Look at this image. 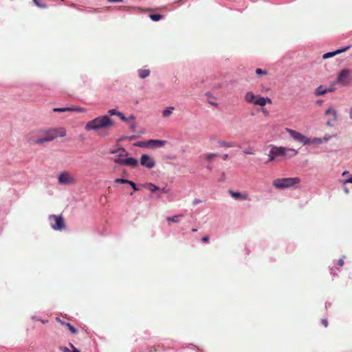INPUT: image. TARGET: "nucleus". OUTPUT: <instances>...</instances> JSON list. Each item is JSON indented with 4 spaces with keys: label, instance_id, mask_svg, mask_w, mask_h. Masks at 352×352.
Wrapping results in <instances>:
<instances>
[{
    "label": "nucleus",
    "instance_id": "nucleus-24",
    "mask_svg": "<svg viewBox=\"0 0 352 352\" xmlns=\"http://www.w3.org/2000/svg\"><path fill=\"white\" fill-rule=\"evenodd\" d=\"M59 350L62 352H80L77 348H74V350H70L68 347L64 346H60Z\"/></svg>",
    "mask_w": 352,
    "mask_h": 352
},
{
    "label": "nucleus",
    "instance_id": "nucleus-14",
    "mask_svg": "<svg viewBox=\"0 0 352 352\" xmlns=\"http://www.w3.org/2000/svg\"><path fill=\"white\" fill-rule=\"evenodd\" d=\"M144 187L150 190L151 192H155L160 189V187L153 183H146L144 184Z\"/></svg>",
    "mask_w": 352,
    "mask_h": 352
},
{
    "label": "nucleus",
    "instance_id": "nucleus-55",
    "mask_svg": "<svg viewBox=\"0 0 352 352\" xmlns=\"http://www.w3.org/2000/svg\"><path fill=\"white\" fill-rule=\"evenodd\" d=\"M127 118H129V122L130 120H135V116L133 114H131Z\"/></svg>",
    "mask_w": 352,
    "mask_h": 352
},
{
    "label": "nucleus",
    "instance_id": "nucleus-11",
    "mask_svg": "<svg viewBox=\"0 0 352 352\" xmlns=\"http://www.w3.org/2000/svg\"><path fill=\"white\" fill-rule=\"evenodd\" d=\"M271 151L274 154L275 157H283L287 155V148L283 146H276L270 145Z\"/></svg>",
    "mask_w": 352,
    "mask_h": 352
},
{
    "label": "nucleus",
    "instance_id": "nucleus-52",
    "mask_svg": "<svg viewBox=\"0 0 352 352\" xmlns=\"http://www.w3.org/2000/svg\"><path fill=\"white\" fill-rule=\"evenodd\" d=\"M201 201L200 199H194V200H193L192 204H193L194 205H197V204H199V203H201Z\"/></svg>",
    "mask_w": 352,
    "mask_h": 352
},
{
    "label": "nucleus",
    "instance_id": "nucleus-42",
    "mask_svg": "<svg viewBox=\"0 0 352 352\" xmlns=\"http://www.w3.org/2000/svg\"><path fill=\"white\" fill-rule=\"evenodd\" d=\"M159 191H161L162 192L164 193V194H168L170 193V189L169 188H167L166 187H164V188H160V190Z\"/></svg>",
    "mask_w": 352,
    "mask_h": 352
},
{
    "label": "nucleus",
    "instance_id": "nucleus-22",
    "mask_svg": "<svg viewBox=\"0 0 352 352\" xmlns=\"http://www.w3.org/2000/svg\"><path fill=\"white\" fill-rule=\"evenodd\" d=\"M298 154V151L294 148H287V155L289 158L293 157Z\"/></svg>",
    "mask_w": 352,
    "mask_h": 352
},
{
    "label": "nucleus",
    "instance_id": "nucleus-21",
    "mask_svg": "<svg viewBox=\"0 0 352 352\" xmlns=\"http://www.w3.org/2000/svg\"><path fill=\"white\" fill-rule=\"evenodd\" d=\"M218 144L220 146H224V147H228V148L234 146L233 142H226V141H223V140H219Z\"/></svg>",
    "mask_w": 352,
    "mask_h": 352
},
{
    "label": "nucleus",
    "instance_id": "nucleus-8",
    "mask_svg": "<svg viewBox=\"0 0 352 352\" xmlns=\"http://www.w3.org/2000/svg\"><path fill=\"white\" fill-rule=\"evenodd\" d=\"M285 131L296 141L302 143L303 145H309V138L298 131L294 129L286 128Z\"/></svg>",
    "mask_w": 352,
    "mask_h": 352
},
{
    "label": "nucleus",
    "instance_id": "nucleus-9",
    "mask_svg": "<svg viewBox=\"0 0 352 352\" xmlns=\"http://www.w3.org/2000/svg\"><path fill=\"white\" fill-rule=\"evenodd\" d=\"M140 162L142 166L148 169L153 168L155 166V160L148 154H142Z\"/></svg>",
    "mask_w": 352,
    "mask_h": 352
},
{
    "label": "nucleus",
    "instance_id": "nucleus-27",
    "mask_svg": "<svg viewBox=\"0 0 352 352\" xmlns=\"http://www.w3.org/2000/svg\"><path fill=\"white\" fill-rule=\"evenodd\" d=\"M218 155L217 153H208L204 155L205 159L208 161H211L214 157Z\"/></svg>",
    "mask_w": 352,
    "mask_h": 352
},
{
    "label": "nucleus",
    "instance_id": "nucleus-38",
    "mask_svg": "<svg viewBox=\"0 0 352 352\" xmlns=\"http://www.w3.org/2000/svg\"><path fill=\"white\" fill-rule=\"evenodd\" d=\"M71 109L69 111H76V112H85V109L83 108L79 107H70Z\"/></svg>",
    "mask_w": 352,
    "mask_h": 352
},
{
    "label": "nucleus",
    "instance_id": "nucleus-20",
    "mask_svg": "<svg viewBox=\"0 0 352 352\" xmlns=\"http://www.w3.org/2000/svg\"><path fill=\"white\" fill-rule=\"evenodd\" d=\"M325 115H331L334 120H337V112L333 107L328 108L325 111Z\"/></svg>",
    "mask_w": 352,
    "mask_h": 352
},
{
    "label": "nucleus",
    "instance_id": "nucleus-57",
    "mask_svg": "<svg viewBox=\"0 0 352 352\" xmlns=\"http://www.w3.org/2000/svg\"><path fill=\"white\" fill-rule=\"evenodd\" d=\"M344 264V261L342 258H340L338 261V265L342 266Z\"/></svg>",
    "mask_w": 352,
    "mask_h": 352
},
{
    "label": "nucleus",
    "instance_id": "nucleus-45",
    "mask_svg": "<svg viewBox=\"0 0 352 352\" xmlns=\"http://www.w3.org/2000/svg\"><path fill=\"white\" fill-rule=\"evenodd\" d=\"M225 179H226L225 173L222 172L221 177L218 179V182H224Z\"/></svg>",
    "mask_w": 352,
    "mask_h": 352
},
{
    "label": "nucleus",
    "instance_id": "nucleus-37",
    "mask_svg": "<svg viewBox=\"0 0 352 352\" xmlns=\"http://www.w3.org/2000/svg\"><path fill=\"white\" fill-rule=\"evenodd\" d=\"M269 158H268V160L265 162V164L270 162H272L275 160V155L274 154L272 153V151L270 150V153H269Z\"/></svg>",
    "mask_w": 352,
    "mask_h": 352
},
{
    "label": "nucleus",
    "instance_id": "nucleus-12",
    "mask_svg": "<svg viewBox=\"0 0 352 352\" xmlns=\"http://www.w3.org/2000/svg\"><path fill=\"white\" fill-rule=\"evenodd\" d=\"M229 194L236 200H246L248 198V195L245 193L242 194L239 191H234L232 190H228Z\"/></svg>",
    "mask_w": 352,
    "mask_h": 352
},
{
    "label": "nucleus",
    "instance_id": "nucleus-60",
    "mask_svg": "<svg viewBox=\"0 0 352 352\" xmlns=\"http://www.w3.org/2000/svg\"><path fill=\"white\" fill-rule=\"evenodd\" d=\"M69 346L72 350H74V348H76L72 342H69Z\"/></svg>",
    "mask_w": 352,
    "mask_h": 352
},
{
    "label": "nucleus",
    "instance_id": "nucleus-23",
    "mask_svg": "<svg viewBox=\"0 0 352 352\" xmlns=\"http://www.w3.org/2000/svg\"><path fill=\"white\" fill-rule=\"evenodd\" d=\"M173 109H174V107H169L166 108L162 111V116L164 118L168 117L172 113V111Z\"/></svg>",
    "mask_w": 352,
    "mask_h": 352
},
{
    "label": "nucleus",
    "instance_id": "nucleus-48",
    "mask_svg": "<svg viewBox=\"0 0 352 352\" xmlns=\"http://www.w3.org/2000/svg\"><path fill=\"white\" fill-rule=\"evenodd\" d=\"M243 153L248 155H253L254 152L251 149H245L243 151Z\"/></svg>",
    "mask_w": 352,
    "mask_h": 352
},
{
    "label": "nucleus",
    "instance_id": "nucleus-56",
    "mask_svg": "<svg viewBox=\"0 0 352 352\" xmlns=\"http://www.w3.org/2000/svg\"><path fill=\"white\" fill-rule=\"evenodd\" d=\"M331 136H328V135H325L324 136L323 138H322L323 140V142H327L329 139H330Z\"/></svg>",
    "mask_w": 352,
    "mask_h": 352
},
{
    "label": "nucleus",
    "instance_id": "nucleus-54",
    "mask_svg": "<svg viewBox=\"0 0 352 352\" xmlns=\"http://www.w3.org/2000/svg\"><path fill=\"white\" fill-rule=\"evenodd\" d=\"M208 102H209L211 105H212V106H214V107H218V103H217V102H212V101H210V100H209V101H208Z\"/></svg>",
    "mask_w": 352,
    "mask_h": 352
},
{
    "label": "nucleus",
    "instance_id": "nucleus-30",
    "mask_svg": "<svg viewBox=\"0 0 352 352\" xmlns=\"http://www.w3.org/2000/svg\"><path fill=\"white\" fill-rule=\"evenodd\" d=\"M71 109V108L69 107H61V108H54L53 111L54 112H65V111H69Z\"/></svg>",
    "mask_w": 352,
    "mask_h": 352
},
{
    "label": "nucleus",
    "instance_id": "nucleus-16",
    "mask_svg": "<svg viewBox=\"0 0 352 352\" xmlns=\"http://www.w3.org/2000/svg\"><path fill=\"white\" fill-rule=\"evenodd\" d=\"M138 76L140 78L144 79L149 76L151 72L149 69H140L138 71Z\"/></svg>",
    "mask_w": 352,
    "mask_h": 352
},
{
    "label": "nucleus",
    "instance_id": "nucleus-41",
    "mask_svg": "<svg viewBox=\"0 0 352 352\" xmlns=\"http://www.w3.org/2000/svg\"><path fill=\"white\" fill-rule=\"evenodd\" d=\"M337 120H334V118H333L332 120L329 119L327 121V125L329 126H333L334 124L336 123Z\"/></svg>",
    "mask_w": 352,
    "mask_h": 352
},
{
    "label": "nucleus",
    "instance_id": "nucleus-51",
    "mask_svg": "<svg viewBox=\"0 0 352 352\" xmlns=\"http://www.w3.org/2000/svg\"><path fill=\"white\" fill-rule=\"evenodd\" d=\"M107 1L110 3H122V2H124V0H107Z\"/></svg>",
    "mask_w": 352,
    "mask_h": 352
},
{
    "label": "nucleus",
    "instance_id": "nucleus-1",
    "mask_svg": "<svg viewBox=\"0 0 352 352\" xmlns=\"http://www.w3.org/2000/svg\"><path fill=\"white\" fill-rule=\"evenodd\" d=\"M65 135L66 131L64 128L50 129L31 132L26 135V140L32 144H43L46 142L54 140L57 137L63 138Z\"/></svg>",
    "mask_w": 352,
    "mask_h": 352
},
{
    "label": "nucleus",
    "instance_id": "nucleus-34",
    "mask_svg": "<svg viewBox=\"0 0 352 352\" xmlns=\"http://www.w3.org/2000/svg\"><path fill=\"white\" fill-rule=\"evenodd\" d=\"M255 72L257 75H266L267 74V70H264L260 68H257Z\"/></svg>",
    "mask_w": 352,
    "mask_h": 352
},
{
    "label": "nucleus",
    "instance_id": "nucleus-43",
    "mask_svg": "<svg viewBox=\"0 0 352 352\" xmlns=\"http://www.w3.org/2000/svg\"><path fill=\"white\" fill-rule=\"evenodd\" d=\"M327 93L328 92H333L336 90V87L333 85H331L329 87L326 88Z\"/></svg>",
    "mask_w": 352,
    "mask_h": 352
},
{
    "label": "nucleus",
    "instance_id": "nucleus-33",
    "mask_svg": "<svg viewBox=\"0 0 352 352\" xmlns=\"http://www.w3.org/2000/svg\"><path fill=\"white\" fill-rule=\"evenodd\" d=\"M128 184H129L131 186V187L133 188V191H138L140 190L139 188L138 187L137 184L131 180L129 181Z\"/></svg>",
    "mask_w": 352,
    "mask_h": 352
},
{
    "label": "nucleus",
    "instance_id": "nucleus-46",
    "mask_svg": "<svg viewBox=\"0 0 352 352\" xmlns=\"http://www.w3.org/2000/svg\"><path fill=\"white\" fill-rule=\"evenodd\" d=\"M135 129H136V124L135 122H133L130 125V130L133 132H134L135 131Z\"/></svg>",
    "mask_w": 352,
    "mask_h": 352
},
{
    "label": "nucleus",
    "instance_id": "nucleus-3",
    "mask_svg": "<svg viewBox=\"0 0 352 352\" xmlns=\"http://www.w3.org/2000/svg\"><path fill=\"white\" fill-rule=\"evenodd\" d=\"M245 100L250 104L264 107L267 103L272 104V100L268 97H263L260 95H255L252 91H248L244 96Z\"/></svg>",
    "mask_w": 352,
    "mask_h": 352
},
{
    "label": "nucleus",
    "instance_id": "nucleus-58",
    "mask_svg": "<svg viewBox=\"0 0 352 352\" xmlns=\"http://www.w3.org/2000/svg\"><path fill=\"white\" fill-rule=\"evenodd\" d=\"M137 138V135H130L129 136L128 135V138L127 139H129V140H134Z\"/></svg>",
    "mask_w": 352,
    "mask_h": 352
},
{
    "label": "nucleus",
    "instance_id": "nucleus-47",
    "mask_svg": "<svg viewBox=\"0 0 352 352\" xmlns=\"http://www.w3.org/2000/svg\"><path fill=\"white\" fill-rule=\"evenodd\" d=\"M321 323L325 327H327L328 326V321L327 319L325 318H322L321 319Z\"/></svg>",
    "mask_w": 352,
    "mask_h": 352
},
{
    "label": "nucleus",
    "instance_id": "nucleus-59",
    "mask_svg": "<svg viewBox=\"0 0 352 352\" xmlns=\"http://www.w3.org/2000/svg\"><path fill=\"white\" fill-rule=\"evenodd\" d=\"M331 305V302H325V308L327 309L328 307H330Z\"/></svg>",
    "mask_w": 352,
    "mask_h": 352
},
{
    "label": "nucleus",
    "instance_id": "nucleus-29",
    "mask_svg": "<svg viewBox=\"0 0 352 352\" xmlns=\"http://www.w3.org/2000/svg\"><path fill=\"white\" fill-rule=\"evenodd\" d=\"M34 3L41 8H47V5L46 3H41L39 0H33Z\"/></svg>",
    "mask_w": 352,
    "mask_h": 352
},
{
    "label": "nucleus",
    "instance_id": "nucleus-19",
    "mask_svg": "<svg viewBox=\"0 0 352 352\" xmlns=\"http://www.w3.org/2000/svg\"><path fill=\"white\" fill-rule=\"evenodd\" d=\"M327 89L326 88H324L322 85H320L316 89L315 94L316 96H322L327 94Z\"/></svg>",
    "mask_w": 352,
    "mask_h": 352
},
{
    "label": "nucleus",
    "instance_id": "nucleus-6",
    "mask_svg": "<svg viewBox=\"0 0 352 352\" xmlns=\"http://www.w3.org/2000/svg\"><path fill=\"white\" fill-rule=\"evenodd\" d=\"M352 78L350 76V70L348 69H342L338 74L335 83L346 86L349 84Z\"/></svg>",
    "mask_w": 352,
    "mask_h": 352
},
{
    "label": "nucleus",
    "instance_id": "nucleus-28",
    "mask_svg": "<svg viewBox=\"0 0 352 352\" xmlns=\"http://www.w3.org/2000/svg\"><path fill=\"white\" fill-rule=\"evenodd\" d=\"M350 47H351V45H346V46H344V47H343L338 48V49H337V50H334V51H335V52H336V54L337 55V54H340V53H342V52H344L346 51V50H349Z\"/></svg>",
    "mask_w": 352,
    "mask_h": 352
},
{
    "label": "nucleus",
    "instance_id": "nucleus-4",
    "mask_svg": "<svg viewBox=\"0 0 352 352\" xmlns=\"http://www.w3.org/2000/svg\"><path fill=\"white\" fill-rule=\"evenodd\" d=\"M299 177H285L276 179L273 182V186L277 189H286L299 184Z\"/></svg>",
    "mask_w": 352,
    "mask_h": 352
},
{
    "label": "nucleus",
    "instance_id": "nucleus-35",
    "mask_svg": "<svg viewBox=\"0 0 352 352\" xmlns=\"http://www.w3.org/2000/svg\"><path fill=\"white\" fill-rule=\"evenodd\" d=\"M120 111H117L116 109H111L108 111V113L109 116H118Z\"/></svg>",
    "mask_w": 352,
    "mask_h": 352
},
{
    "label": "nucleus",
    "instance_id": "nucleus-17",
    "mask_svg": "<svg viewBox=\"0 0 352 352\" xmlns=\"http://www.w3.org/2000/svg\"><path fill=\"white\" fill-rule=\"evenodd\" d=\"M182 214L175 215L173 217H168L166 220L168 223H178L179 222L180 218L182 217Z\"/></svg>",
    "mask_w": 352,
    "mask_h": 352
},
{
    "label": "nucleus",
    "instance_id": "nucleus-13",
    "mask_svg": "<svg viewBox=\"0 0 352 352\" xmlns=\"http://www.w3.org/2000/svg\"><path fill=\"white\" fill-rule=\"evenodd\" d=\"M167 142L166 140H150L151 148H159L164 146Z\"/></svg>",
    "mask_w": 352,
    "mask_h": 352
},
{
    "label": "nucleus",
    "instance_id": "nucleus-36",
    "mask_svg": "<svg viewBox=\"0 0 352 352\" xmlns=\"http://www.w3.org/2000/svg\"><path fill=\"white\" fill-rule=\"evenodd\" d=\"M118 117L122 121L124 122H129V118H127V117H126L122 112L119 113Z\"/></svg>",
    "mask_w": 352,
    "mask_h": 352
},
{
    "label": "nucleus",
    "instance_id": "nucleus-18",
    "mask_svg": "<svg viewBox=\"0 0 352 352\" xmlns=\"http://www.w3.org/2000/svg\"><path fill=\"white\" fill-rule=\"evenodd\" d=\"M148 16L153 21L155 22L159 21L164 17V16L161 14H150Z\"/></svg>",
    "mask_w": 352,
    "mask_h": 352
},
{
    "label": "nucleus",
    "instance_id": "nucleus-40",
    "mask_svg": "<svg viewBox=\"0 0 352 352\" xmlns=\"http://www.w3.org/2000/svg\"><path fill=\"white\" fill-rule=\"evenodd\" d=\"M340 182L344 185L346 184H348V183L352 184V175H351L350 177H349L348 178H346L345 179L340 181Z\"/></svg>",
    "mask_w": 352,
    "mask_h": 352
},
{
    "label": "nucleus",
    "instance_id": "nucleus-26",
    "mask_svg": "<svg viewBox=\"0 0 352 352\" xmlns=\"http://www.w3.org/2000/svg\"><path fill=\"white\" fill-rule=\"evenodd\" d=\"M323 143V140L320 138H314L312 140L309 139V144H320Z\"/></svg>",
    "mask_w": 352,
    "mask_h": 352
},
{
    "label": "nucleus",
    "instance_id": "nucleus-25",
    "mask_svg": "<svg viewBox=\"0 0 352 352\" xmlns=\"http://www.w3.org/2000/svg\"><path fill=\"white\" fill-rule=\"evenodd\" d=\"M65 327H67V329L69 330V331L72 334H76L78 333L77 329L74 325H72L71 323L67 322Z\"/></svg>",
    "mask_w": 352,
    "mask_h": 352
},
{
    "label": "nucleus",
    "instance_id": "nucleus-7",
    "mask_svg": "<svg viewBox=\"0 0 352 352\" xmlns=\"http://www.w3.org/2000/svg\"><path fill=\"white\" fill-rule=\"evenodd\" d=\"M122 154H119L118 155V157L116 158L114 160V162L116 164L119 165H123V166H127L131 168H135L138 165V160L133 157H129L125 159H122L121 157H122Z\"/></svg>",
    "mask_w": 352,
    "mask_h": 352
},
{
    "label": "nucleus",
    "instance_id": "nucleus-63",
    "mask_svg": "<svg viewBox=\"0 0 352 352\" xmlns=\"http://www.w3.org/2000/svg\"><path fill=\"white\" fill-rule=\"evenodd\" d=\"M228 154H223V155L222 158H223V160H226L228 159Z\"/></svg>",
    "mask_w": 352,
    "mask_h": 352
},
{
    "label": "nucleus",
    "instance_id": "nucleus-49",
    "mask_svg": "<svg viewBox=\"0 0 352 352\" xmlns=\"http://www.w3.org/2000/svg\"><path fill=\"white\" fill-rule=\"evenodd\" d=\"M203 243H208L209 241V236H205L201 239Z\"/></svg>",
    "mask_w": 352,
    "mask_h": 352
},
{
    "label": "nucleus",
    "instance_id": "nucleus-10",
    "mask_svg": "<svg viewBox=\"0 0 352 352\" xmlns=\"http://www.w3.org/2000/svg\"><path fill=\"white\" fill-rule=\"evenodd\" d=\"M58 181L61 185H67L72 184L74 179L67 172H63L59 174Z\"/></svg>",
    "mask_w": 352,
    "mask_h": 352
},
{
    "label": "nucleus",
    "instance_id": "nucleus-5",
    "mask_svg": "<svg viewBox=\"0 0 352 352\" xmlns=\"http://www.w3.org/2000/svg\"><path fill=\"white\" fill-rule=\"evenodd\" d=\"M49 220L53 230L61 231L65 228V220L62 215L51 214Z\"/></svg>",
    "mask_w": 352,
    "mask_h": 352
},
{
    "label": "nucleus",
    "instance_id": "nucleus-62",
    "mask_svg": "<svg viewBox=\"0 0 352 352\" xmlns=\"http://www.w3.org/2000/svg\"><path fill=\"white\" fill-rule=\"evenodd\" d=\"M343 190H344V192H345L346 194H348V193L349 192V188H346V187H344V188H343Z\"/></svg>",
    "mask_w": 352,
    "mask_h": 352
},
{
    "label": "nucleus",
    "instance_id": "nucleus-15",
    "mask_svg": "<svg viewBox=\"0 0 352 352\" xmlns=\"http://www.w3.org/2000/svg\"><path fill=\"white\" fill-rule=\"evenodd\" d=\"M133 146H137V147H142V148L151 147L150 140H148L147 141L136 142L133 144Z\"/></svg>",
    "mask_w": 352,
    "mask_h": 352
},
{
    "label": "nucleus",
    "instance_id": "nucleus-44",
    "mask_svg": "<svg viewBox=\"0 0 352 352\" xmlns=\"http://www.w3.org/2000/svg\"><path fill=\"white\" fill-rule=\"evenodd\" d=\"M56 320L63 326H65L67 322H65V321L62 320L59 317H56Z\"/></svg>",
    "mask_w": 352,
    "mask_h": 352
},
{
    "label": "nucleus",
    "instance_id": "nucleus-31",
    "mask_svg": "<svg viewBox=\"0 0 352 352\" xmlns=\"http://www.w3.org/2000/svg\"><path fill=\"white\" fill-rule=\"evenodd\" d=\"M336 55V54L335 51L329 52H327V53L323 54V58L324 59L329 58L333 57V56H334Z\"/></svg>",
    "mask_w": 352,
    "mask_h": 352
},
{
    "label": "nucleus",
    "instance_id": "nucleus-39",
    "mask_svg": "<svg viewBox=\"0 0 352 352\" xmlns=\"http://www.w3.org/2000/svg\"><path fill=\"white\" fill-rule=\"evenodd\" d=\"M118 151H121V152H122V153H124V152H126V149H125L124 147H120V148H118V149H113V150H111V151H110V153H111V154H115V153H117V152H118Z\"/></svg>",
    "mask_w": 352,
    "mask_h": 352
},
{
    "label": "nucleus",
    "instance_id": "nucleus-61",
    "mask_svg": "<svg viewBox=\"0 0 352 352\" xmlns=\"http://www.w3.org/2000/svg\"><path fill=\"white\" fill-rule=\"evenodd\" d=\"M155 198H156L157 199H162V196H161V195H160V194H156V195H155Z\"/></svg>",
    "mask_w": 352,
    "mask_h": 352
},
{
    "label": "nucleus",
    "instance_id": "nucleus-64",
    "mask_svg": "<svg viewBox=\"0 0 352 352\" xmlns=\"http://www.w3.org/2000/svg\"><path fill=\"white\" fill-rule=\"evenodd\" d=\"M322 102H323V101H322V100H318L316 101V103H317V104H322Z\"/></svg>",
    "mask_w": 352,
    "mask_h": 352
},
{
    "label": "nucleus",
    "instance_id": "nucleus-32",
    "mask_svg": "<svg viewBox=\"0 0 352 352\" xmlns=\"http://www.w3.org/2000/svg\"><path fill=\"white\" fill-rule=\"evenodd\" d=\"M129 179H124V178H116L115 179V183H117V184H127L129 183Z\"/></svg>",
    "mask_w": 352,
    "mask_h": 352
},
{
    "label": "nucleus",
    "instance_id": "nucleus-50",
    "mask_svg": "<svg viewBox=\"0 0 352 352\" xmlns=\"http://www.w3.org/2000/svg\"><path fill=\"white\" fill-rule=\"evenodd\" d=\"M127 138H128V135H122L121 137H120V138L118 139V142L122 141L123 140H125V139H127Z\"/></svg>",
    "mask_w": 352,
    "mask_h": 352
},
{
    "label": "nucleus",
    "instance_id": "nucleus-2",
    "mask_svg": "<svg viewBox=\"0 0 352 352\" xmlns=\"http://www.w3.org/2000/svg\"><path fill=\"white\" fill-rule=\"evenodd\" d=\"M113 125V122L111 118L107 115L97 117L90 121H89L85 129L86 131H97L101 129H105Z\"/></svg>",
    "mask_w": 352,
    "mask_h": 352
},
{
    "label": "nucleus",
    "instance_id": "nucleus-53",
    "mask_svg": "<svg viewBox=\"0 0 352 352\" xmlns=\"http://www.w3.org/2000/svg\"><path fill=\"white\" fill-rule=\"evenodd\" d=\"M330 273L333 276H336L337 275V273L334 271L333 267L330 269Z\"/></svg>",
    "mask_w": 352,
    "mask_h": 352
}]
</instances>
